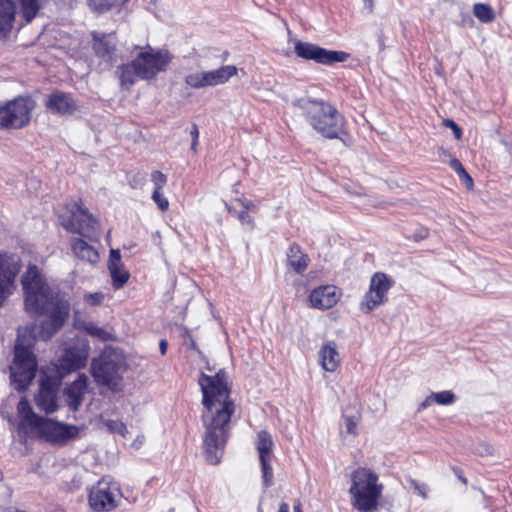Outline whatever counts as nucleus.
<instances>
[{
    "label": "nucleus",
    "instance_id": "obj_27",
    "mask_svg": "<svg viewBox=\"0 0 512 512\" xmlns=\"http://www.w3.org/2000/svg\"><path fill=\"white\" fill-rule=\"evenodd\" d=\"M138 66L134 64V60L131 63L123 64L118 67L117 73L119 75L121 86L125 89H129L139 78Z\"/></svg>",
    "mask_w": 512,
    "mask_h": 512
},
{
    "label": "nucleus",
    "instance_id": "obj_11",
    "mask_svg": "<svg viewBox=\"0 0 512 512\" xmlns=\"http://www.w3.org/2000/svg\"><path fill=\"white\" fill-rule=\"evenodd\" d=\"M34 102L29 97H17L0 107V126L4 128H22L30 121Z\"/></svg>",
    "mask_w": 512,
    "mask_h": 512
},
{
    "label": "nucleus",
    "instance_id": "obj_24",
    "mask_svg": "<svg viewBox=\"0 0 512 512\" xmlns=\"http://www.w3.org/2000/svg\"><path fill=\"white\" fill-rule=\"evenodd\" d=\"M287 266L295 273L302 275L310 263L309 256L304 253L297 243L290 245L286 252Z\"/></svg>",
    "mask_w": 512,
    "mask_h": 512
},
{
    "label": "nucleus",
    "instance_id": "obj_25",
    "mask_svg": "<svg viewBox=\"0 0 512 512\" xmlns=\"http://www.w3.org/2000/svg\"><path fill=\"white\" fill-rule=\"evenodd\" d=\"M71 248L74 255L90 264H96L99 261L98 251L81 238H74L71 241Z\"/></svg>",
    "mask_w": 512,
    "mask_h": 512
},
{
    "label": "nucleus",
    "instance_id": "obj_53",
    "mask_svg": "<svg viewBox=\"0 0 512 512\" xmlns=\"http://www.w3.org/2000/svg\"><path fill=\"white\" fill-rule=\"evenodd\" d=\"M366 7L369 8V10H372L373 7V0H364Z\"/></svg>",
    "mask_w": 512,
    "mask_h": 512
},
{
    "label": "nucleus",
    "instance_id": "obj_1",
    "mask_svg": "<svg viewBox=\"0 0 512 512\" xmlns=\"http://www.w3.org/2000/svg\"><path fill=\"white\" fill-rule=\"evenodd\" d=\"M198 383L202 391V422L205 427L204 449L206 460L213 465L220 462L231 430L235 403L230 398L227 373L219 370L209 376L201 373Z\"/></svg>",
    "mask_w": 512,
    "mask_h": 512
},
{
    "label": "nucleus",
    "instance_id": "obj_34",
    "mask_svg": "<svg viewBox=\"0 0 512 512\" xmlns=\"http://www.w3.org/2000/svg\"><path fill=\"white\" fill-rule=\"evenodd\" d=\"M435 403L439 405H450L455 402V394L452 391H441L432 393Z\"/></svg>",
    "mask_w": 512,
    "mask_h": 512
},
{
    "label": "nucleus",
    "instance_id": "obj_35",
    "mask_svg": "<svg viewBox=\"0 0 512 512\" xmlns=\"http://www.w3.org/2000/svg\"><path fill=\"white\" fill-rule=\"evenodd\" d=\"M151 181L154 184V190L161 191L167 183V176L161 171L156 170L151 173Z\"/></svg>",
    "mask_w": 512,
    "mask_h": 512
},
{
    "label": "nucleus",
    "instance_id": "obj_40",
    "mask_svg": "<svg viewBox=\"0 0 512 512\" xmlns=\"http://www.w3.org/2000/svg\"><path fill=\"white\" fill-rule=\"evenodd\" d=\"M443 125L445 127L451 128L453 134L457 140H460L462 137V129L451 119H444Z\"/></svg>",
    "mask_w": 512,
    "mask_h": 512
},
{
    "label": "nucleus",
    "instance_id": "obj_4",
    "mask_svg": "<svg viewBox=\"0 0 512 512\" xmlns=\"http://www.w3.org/2000/svg\"><path fill=\"white\" fill-rule=\"evenodd\" d=\"M352 485L349 493L353 506L360 512L376 510L383 486L378 484V476L368 468L360 467L351 473Z\"/></svg>",
    "mask_w": 512,
    "mask_h": 512
},
{
    "label": "nucleus",
    "instance_id": "obj_54",
    "mask_svg": "<svg viewBox=\"0 0 512 512\" xmlns=\"http://www.w3.org/2000/svg\"><path fill=\"white\" fill-rule=\"evenodd\" d=\"M224 204H225L226 209H227L230 213L234 212V211H233V209H232V208H231V207H230L226 202H224Z\"/></svg>",
    "mask_w": 512,
    "mask_h": 512
},
{
    "label": "nucleus",
    "instance_id": "obj_46",
    "mask_svg": "<svg viewBox=\"0 0 512 512\" xmlns=\"http://www.w3.org/2000/svg\"><path fill=\"white\" fill-rule=\"evenodd\" d=\"M433 403H435L434 401V398H433V394L431 393L429 396H427L425 398V400L419 405L418 407V411H422L426 408H428L429 406H431Z\"/></svg>",
    "mask_w": 512,
    "mask_h": 512
},
{
    "label": "nucleus",
    "instance_id": "obj_31",
    "mask_svg": "<svg viewBox=\"0 0 512 512\" xmlns=\"http://www.w3.org/2000/svg\"><path fill=\"white\" fill-rule=\"evenodd\" d=\"M108 269L112 277L114 288L119 289L123 287L129 279V273L123 269L122 264L116 265L115 270L111 265H108Z\"/></svg>",
    "mask_w": 512,
    "mask_h": 512
},
{
    "label": "nucleus",
    "instance_id": "obj_36",
    "mask_svg": "<svg viewBox=\"0 0 512 512\" xmlns=\"http://www.w3.org/2000/svg\"><path fill=\"white\" fill-rule=\"evenodd\" d=\"M407 482L410 487L413 489L414 493L418 494L423 499H427V486L425 484L418 483L415 479L408 478Z\"/></svg>",
    "mask_w": 512,
    "mask_h": 512
},
{
    "label": "nucleus",
    "instance_id": "obj_47",
    "mask_svg": "<svg viewBox=\"0 0 512 512\" xmlns=\"http://www.w3.org/2000/svg\"><path fill=\"white\" fill-rule=\"evenodd\" d=\"M189 134L192 139H199V129L196 124H192Z\"/></svg>",
    "mask_w": 512,
    "mask_h": 512
},
{
    "label": "nucleus",
    "instance_id": "obj_48",
    "mask_svg": "<svg viewBox=\"0 0 512 512\" xmlns=\"http://www.w3.org/2000/svg\"><path fill=\"white\" fill-rule=\"evenodd\" d=\"M167 346H168L167 341L162 339L159 343V349H160V352L162 355H164L166 353Z\"/></svg>",
    "mask_w": 512,
    "mask_h": 512
},
{
    "label": "nucleus",
    "instance_id": "obj_51",
    "mask_svg": "<svg viewBox=\"0 0 512 512\" xmlns=\"http://www.w3.org/2000/svg\"><path fill=\"white\" fill-rule=\"evenodd\" d=\"M198 140H199V139H192V142H191V150H192L193 152H196V150H197Z\"/></svg>",
    "mask_w": 512,
    "mask_h": 512
},
{
    "label": "nucleus",
    "instance_id": "obj_39",
    "mask_svg": "<svg viewBox=\"0 0 512 512\" xmlns=\"http://www.w3.org/2000/svg\"><path fill=\"white\" fill-rule=\"evenodd\" d=\"M145 181V174L138 172L129 179V184L133 189L141 188Z\"/></svg>",
    "mask_w": 512,
    "mask_h": 512
},
{
    "label": "nucleus",
    "instance_id": "obj_19",
    "mask_svg": "<svg viewBox=\"0 0 512 512\" xmlns=\"http://www.w3.org/2000/svg\"><path fill=\"white\" fill-rule=\"evenodd\" d=\"M88 388V377L81 373L77 379L68 385L64 390L66 403L70 410L78 411Z\"/></svg>",
    "mask_w": 512,
    "mask_h": 512
},
{
    "label": "nucleus",
    "instance_id": "obj_20",
    "mask_svg": "<svg viewBox=\"0 0 512 512\" xmlns=\"http://www.w3.org/2000/svg\"><path fill=\"white\" fill-rule=\"evenodd\" d=\"M46 108L53 114L71 115L74 113L77 106L69 94L57 91L48 97Z\"/></svg>",
    "mask_w": 512,
    "mask_h": 512
},
{
    "label": "nucleus",
    "instance_id": "obj_13",
    "mask_svg": "<svg viewBox=\"0 0 512 512\" xmlns=\"http://www.w3.org/2000/svg\"><path fill=\"white\" fill-rule=\"evenodd\" d=\"M91 374L98 385L115 390L121 380L120 361L108 355H101L91 362Z\"/></svg>",
    "mask_w": 512,
    "mask_h": 512
},
{
    "label": "nucleus",
    "instance_id": "obj_2",
    "mask_svg": "<svg viewBox=\"0 0 512 512\" xmlns=\"http://www.w3.org/2000/svg\"><path fill=\"white\" fill-rule=\"evenodd\" d=\"M25 309L32 316H45L38 332L47 341L63 326L69 315V303L43 279L39 269L30 265L22 277Z\"/></svg>",
    "mask_w": 512,
    "mask_h": 512
},
{
    "label": "nucleus",
    "instance_id": "obj_26",
    "mask_svg": "<svg viewBox=\"0 0 512 512\" xmlns=\"http://www.w3.org/2000/svg\"><path fill=\"white\" fill-rule=\"evenodd\" d=\"M17 410L19 415L21 416L20 428L26 429L29 432L34 428V426L40 421L41 416L34 413L32 410L29 401L26 398H22L18 405Z\"/></svg>",
    "mask_w": 512,
    "mask_h": 512
},
{
    "label": "nucleus",
    "instance_id": "obj_45",
    "mask_svg": "<svg viewBox=\"0 0 512 512\" xmlns=\"http://www.w3.org/2000/svg\"><path fill=\"white\" fill-rule=\"evenodd\" d=\"M107 427L111 430V431H121L122 429H124V425L123 423L121 422H117V421H113V420H109L107 423H106Z\"/></svg>",
    "mask_w": 512,
    "mask_h": 512
},
{
    "label": "nucleus",
    "instance_id": "obj_7",
    "mask_svg": "<svg viewBox=\"0 0 512 512\" xmlns=\"http://www.w3.org/2000/svg\"><path fill=\"white\" fill-rule=\"evenodd\" d=\"M41 0H0V33L10 31L18 11L27 23L31 22L40 9Z\"/></svg>",
    "mask_w": 512,
    "mask_h": 512
},
{
    "label": "nucleus",
    "instance_id": "obj_12",
    "mask_svg": "<svg viewBox=\"0 0 512 512\" xmlns=\"http://www.w3.org/2000/svg\"><path fill=\"white\" fill-rule=\"evenodd\" d=\"M237 72L236 66L225 65L215 70L191 72L185 76L184 81L193 89L215 87L227 83Z\"/></svg>",
    "mask_w": 512,
    "mask_h": 512
},
{
    "label": "nucleus",
    "instance_id": "obj_50",
    "mask_svg": "<svg viewBox=\"0 0 512 512\" xmlns=\"http://www.w3.org/2000/svg\"><path fill=\"white\" fill-rule=\"evenodd\" d=\"M481 447L484 449L483 453H486V454L492 453V448L489 445H482ZM479 453L482 454V452H479Z\"/></svg>",
    "mask_w": 512,
    "mask_h": 512
},
{
    "label": "nucleus",
    "instance_id": "obj_38",
    "mask_svg": "<svg viewBox=\"0 0 512 512\" xmlns=\"http://www.w3.org/2000/svg\"><path fill=\"white\" fill-rule=\"evenodd\" d=\"M104 300V294L102 292L89 293L84 296V301L90 306H98Z\"/></svg>",
    "mask_w": 512,
    "mask_h": 512
},
{
    "label": "nucleus",
    "instance_id": "obj_33",
    "mask_svg": "<svg viewBox=\"0 0 512 512\" xmlns=\"http://www.w3.org/2000/svg\"><path fill=\"white\" fill-rule=\"evenodd\" d=\"M86 331L90 336L97 338L102 342L115 341L116 339L112 332L107 331L104 328H101L92 323L86 326Z\"/></svg>",
    "mask_w": 512,
    "mask_h": 512
},
{
    "label": "nucleus",
    "instance_id": "obj_29",
    "mask_svg": "<svg viewBox=\"0 0 512 512\" xmlns=\"http://www.w3.org/2000/svg\"><path fill=\"white\" fill-rule=\"evenodd\" d=\"M61 372L56 369L55 375H44L40 381L39 391H51L52 393H57V390L61 384L62 379Z\"/></svg>",
    "mask_w": 512,
    "mask_h": 512
},
{
    "label": "nucleus",
    "instance_id": "obj_28",
    "mask_svg": "<svg viewBox=\"0 0 512 512\" xmlns=\"http://www.w3.org/2000/svg\"><path fill=\"white\" fill-rule=\"evenodd\" d=\"M56 395L51 391H39L35 397L37 407L46 414L54 413L58 409Z\"/></svg>",
    "mask_w": 512,
    "mask_h": 512
},
{
    "label": "nucleus",
    "instance_id": "obj_41",
    "mask_svg": "<svg viewBox=\"0 0 512 512\" xmlns=\"http://www.w3.org/2000/svg\"><path fill=\"white\" fill-rule=\"evenodd\" d=\"M238 219L241 224L246 226L249 230L254 228V220L246 211L239 212Z\"/></svg>",
    "mask_w": 512,
    "mask_h": 512
},
{
    "label": "nucleus",
    "instance_id": "obj_14",
    "mask_svg": "<svg viewBox=\"0 0 512 512\" xmlns=\"http://www.w3.org/2000/svg\"><path fill=\"white\" fill-rule=\"evenodd\" d=\"M89 356V345L84 340H76L70 343L58 358L56 369L62 376L85 367Z\"/></svg>",
    "mask_w": 512,
    "mask_h": 512
},
{
    "label": "nucleus",
    "instance_id": "obj_17",
    "mask_svg": "<svg viewBox=\"0 0 512 512\" xmlns=\"http://www.w3.org/2000/svg\"><path fill=\"white\" fill-rule=\"evenodd\" d=\"M19 271V258L15 255L0 252V307L13 292L15 278Z\"/></svg>",
    "mask_w": 512,
    "mask_h": 512
},
{
    "label": "nucleus",
    "instance_id": "obj_30",
    "mask_svg": "<svg viewBox=\"0 0 512 512\" xmlns=\"http://www.w3.org/2000/svg\"><path fill=\"white\" fill-rule=\"evenodd\" d=\"M474 16L482 23H491L495 19V12L489 4L476 3L473 6Z\"/></svg>",
    "mask_w": 512,
    "mask_h": 512
},
{
    "label": "nucleus",
    "instance_id": "obj_52",
    "mask_svg": "<svg viewBox=\"0 0 512 512\" xmlns=\"http://www.w3.org/2000/svg\"><path fill=\"white\" fill-rule=\"evenodd\" d=\"M293 511L294 512H303L302 508H301V504L298 502L297 504L294 505L293 507Z\"/></svg>",
    "mask_w": 512,
    "mask_h": 512
},
{
    "label": "nucleus",
    "instance_id": "obj_22",
    "mask_svg": "<svg viewBox=\"0 0 512 512\" xmlns=\"http://www.w3.org/2000/svg\"><path fill=\"white\" fill-rule=\"evenodd\" d=\"M97 57L105 62H112L116 49V36L114 34L93 33V46Z\"/></svg>",
    "mask_w": 512,
    "mask_h": 512
},
{
    "label": "nucleus",
    "instance_id": "obj_15",
    "mask_svg": "<svg viewBox=\"0 0 512 512\" xmlns=\"http://www.w3.org/2000/svg\"><path fill=\"white\" fill-rule=\"evenodd\" d=\"M392 285L393 280L385 273H375L371 278L369 290L365 293L360 303V309L365 313H369L376 307L384 304L387 301V293Z\"/></svg>",
    "mask_w": 512,
    "mask_h": 512
},
{
    "label": "nucleus",
    "instance_id": "obj_44",
    "mask_svg": "<svg viewBox=\"0 0 512 512\" xmlns=\"http://www.w3.org/2000/svg\"><path fill=\"white\" fill-rule=\"evenodd\" d=\"M238 201L241 204V206L243 207V209H244L243 211H246L248 213V211L255 210V205L252 201L247 200V199H239Z\"/></svg>",
    "mask_w": 512,
    "mask_h": 512
},
{
    "label": "nucleus",
    "instance_id": "obj_21",
    "mask_svg": "<svg viewBox=\"0 0 512 512\" xmlns=\"http://www.w3.org/2000/svg\"><path fill=\"white\" fill-rule=\"evenodd\" d=\"M309 302L313 308L328 309L338 302L336 287L333 285L320 286L311 291Z\"/></svg>",
    "mask_w": 512,
    "mask_h": 512
},
{
    "label": "nucleus",
    "instance_id": "obj_16",
    "mask_svg": "<svg viewBox=\"0 0 512 512\" xmlns=\"http://www.w3.org/2000/svg\"><path fill=\"white\" fill-rule=\"evenodd\" d=\"M294 52L300 58L313 60L316 63L324 65L344 62L349 56L343 51L327 50L316 44L302 41L295 42Z\"/></svg>",
    "mask_w": 512,
    "mask_h": 512
},
{
    "label": "nucleus",
    "instance_id": "obj_49",
    "mask_svg": "<svg viewBox=\"0 0 512 512\" xmlns=\"http://www.w3.org/2000/svg\"><path fill=\"white\" fill-rule=\"evenodd\" d=\"M278 512H289V505L285 502L281 503Z\"/></svg>",
    "mask_w": 512,
    "mask_h": 512
},
{
    "label": "nucleus",
    "instance_id": "obj_42",
    "mask_svg": "<svg viewBox=\"0 0 512 512\" xmlns=\"http://www.w3.org/2000/svg\"><path fill=\"white\" fill-rule=\"evenodd\" d=\"M344 424L348 434L355 435L357 433V420L354 417L344 416Z\"/></svg>",
    "mask_w": 512,
    "mask_h": 512
},
{
    "label": "nucleus",
    "instance_id": "obj_3",
    "mask_svg": "<svg viewBox=\"0 0 512 512\" xmlns=\"http://www.w3.org/2000/svg\"><path fill=\"white\" fill-rule=\"evenodd\" d=\"M293 106L302 111L310 126L323 137L340 139L345 133V117L330 103L300 98L293 102Z\"/></svg>",
    "mask_w": 512,
    "mask_h": 512
},
{
    "label": "nucleus",
    "instance_id": "obj_8",
    "mask_svg": "<svg viewBox=\"0 0 512 512\" xmlns=\"http://www.w3.org/2000/svg\"><path fill=\"white\" fill-rule=\"evenodd\" d=\"M29 433L51 444L64 445L78 435L79 429L74 425L42 417Z\"/></svg>",
    "mask_w": 512,
    "mask_h": 512
},
{
    "label": "nucleus",
    "instance_id": "obj_18",
    "mask_svg": "<svg viewBox=\"0 0 512 512\" xmlns=\"http://www.w3.org/2000/svg\"><path fill=\"white\" fill-rule=\"evenodd\" d=\"M273 447L274 442L271 434L266 430L259 431L256 440V449L259 454L263 483L266 488L273 485V469L271 466Z\"/></svg>",
    "mask_w": 512,
    "mask_h": 512
},
{
    "label": "nucleus",
    "instance_id": "obj_23",
    "mask_svg": "<svg viewBox=\"0 0 512 512\" xmlns=\"http://www.w3.org/2000/svg\"><path fill=\"white\" fill-rule=\"evenodd\" d=\"M318 354L320 364L325 371L334 372L338 368L341 360L334 341L323 343Z\"/></svg>",
    "mask_w": 512,
    "mask_h": 512
},
{
    "label": "nucleus",
    "instance_id": "obj_9",
    "mask_svg": "<svg viewBox=\"0 0 512 512\" xmlns=\"http://www.w3.org/2000/svg\"><path fill=\"white\" fill-rule=\"evenodd\" d=\"M173 56L166 49L154 50L151 47L146 51L140 52L134 59V64L138 66L140 79H153L160 72L167 70Z\"/></svg>",
    "mask_w": 512,
    "mask_h": 512
},
{
    "label": "nucleus",
    "instance_id": "obj_32",
    "mask_svg": "<svg viewBox=\"0 0 512 512\" xmlns=\"http://www.w3.org/2000/svg\"><path fill=\"white\" fill-rule=\"evenodd\" d=\"M450 167L458 174L460 180L464 183L468 190H471L474 186L472 177L467 173L462 163L457 159L453 158L450 161Z\"/></svg>",
    "mask_w": 512,
    "mask_h": 512
},
{
    "label": "nucleus",
    "instance_id": "obj_6",
    "mask_svg": "<svg viewBox=\"0 0 512 512\" xmlns=\"http://www.w3.org/2000/svg\"><path fill=\"white\" fill-rule=\"evenodd\" d=\"M67 220L62 221V226L72 233H77L90 241H98L100 238V224L98 220L82 206L81 201L75 202Z\"/></svg>",
    "mask_w": 512,
    "mask_h": 512
},
{
    "label": "nucleus",
    "instance_id": "obj_5",
    "mask_svg": "<svg viewBox=\"0 0 512 512\" xmlns=\"http://www.w3.org/2000/svg\"><path fill=\"white\" fill-rule=\"evenodd\" d=\"M37 371L36 357L32 351L31 339L18 335L14 346V359L10 366V376L17 389H25L34 379Z\"/></svg>",
    "mask_w": 512,
    "mask_h": 512
},
{
    "label": "nucleus",
    "instance_id": "obj_10",
    "mask_svg": "<svg viewBox=\"0 0 512 512\" xmlns=\"http://www.w3.org/2000/svg\"><path fill=\"white\" fill-rule=\"evenodd\" d=\"M121 492L116 482L102 477L89 493V504L94 511H110L118 506Z\"/></svg>",
    "mask_w": 512,
    "mask_h": 512
},
{
    "label": "nucleus",
    "instance_id": "obj_37",
    "mask_svg": "<svg viewBox=\"0 0 512 512\" xmlns=\"http://www.w3.org/2000/svg\"><path fill=\"white\" fill-rule=\"evenodd\" d=\"M152 199L161 211H166L168 209L169 202L167 198L163 196L161 191L154 190L152 194Z\"/></svg>",
    "mask_w": 512,
    "mask_h": 512
},
{
    "label": "nucleus",
    "instance_id": "obj_43",
    "mask_svg": "<svg viewBox=\"0 0 512 512\" xmlns=\"http://www.w3.org/2000/svg\"><path fill=\"white\" fill-rule=\"evenodd\" d=\"M118 264H122L120 252H119V250L112 249L110 251V258H109L108 265H111L115 269L116 265H118Z\"/></svg>",
    "mask_w": 512,
    "mask_h": 512
}]
</instances>
